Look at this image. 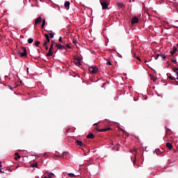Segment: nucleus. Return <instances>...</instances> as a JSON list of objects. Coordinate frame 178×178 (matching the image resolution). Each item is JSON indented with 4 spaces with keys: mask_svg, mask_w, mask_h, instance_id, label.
<instances>
[{
    "mask_svg": "<svg viewBox=\"0 0 178 178\" xmlns=\"http://www.w3.org/2000/svg\"><path fill=\"white\" fill-rule=\"evenodd\" d=\"M97 131H99L100 133H102L104 131H108V130H111V127H108V128H104V129H97Z\"/></svg>",
    "mask_w": 178,
    "mask_h": 178,
    "instance_id": "obj_8",
    "label": "nucleus"
},
{
    "mask_svg": "<svg viewBox=\"0 0 178 178\" xmlns=\"http://www.w3.org/2000/svg\"><path fill=\"white\" fill-rule=\"evenodd\" d=\"M177 51V47H174L173 50L170 51V54H171V56H173V55H175V54H176Z\"/></svg>",
    "mask_w": 178,
    "mask_h": 178,
    "instance_id": "obj_10",
    "label": "nucleus"
},
{
    "mask_svg": "<svg viewBox=\"0 0 178 178\" xmlns=\"http://www.w3.org/2000/svg\"><path fill=\"white\" fill-rule=\"evenodd\" d=\"M1 163V162L0 161V168H2V165Z\"/></svg>",
    "mask_w": 178,
    "mask_h": 178,
    "instance_id": "obj_43",
    "label": "nucleus"
},
{
    "mask_svg": "<svg viewBox=\"0 0 178 178\" xmlns=\"http://www.w3.org/2000/svg\"><path fill=\"white\" fill-rule=\"evenodd\" d=\"M44 26H45V19H43V20H42V25H41V28H42V29H44Z\"/></svg>",
    "mask_w": 178,
    "mask_h": 178,
    "instance_id": "obj_20",
    "label": "nucleus"
},
{
    "mask_svg": "<svg viewBox=\"0 0 178 178\" xmlns=\"http://www.w3.org/2000/svg\"><path fill=\"white\" fill-rule=\"evenodd\" d=\"M153 81H155V79H154Z\"/></svg>",
    "mask_w": 178,
    "mask_h": 178,
    "instance_id": "obj_52",
    "label": "nucleus"
},
{
    "mask_svg": "<svg viewBox=\"0 0 178 178\" xmlns=\"http://www.w3.org/2000/svg\"><path fill=\"white\" fill-rule=\"evenodd\" d=\"M161 56V54H158L156 55L155 59H158Z\"/></svg>",
    "mask_w": 178,
    "mask_h": 178,
    "instance_id": "obj_34",
    "label": "nucleus"
},
{
    "mask_svg": "<svg viewBox=\"0 0 178 178\" xmlns=\"http://www.w3.org/2000/svg\"><path fill=\"white\" fill-rule=\"evenodd\" d=\"M27 72H29V67H27Z\"/></svg>",
    "mask_w": 178,
    "mask_h": 178,
    "instance_id": "obj_49",
    "label": "nucleus"
},
{
    "mask_svg": "<svg viewBox=\"0 0 178 178\" xmlns=\"http://www.w3.org/2000/svg\"><path fill=\"white\" fill-rule=\"evenodd\" d=\"M106 65H108V66H111V65H112V63L108 60V61H107Z\"/></svg>",
    "mask_w": 178,
    "mask_h": 178,
    "instance_id": "obj_31",
    "label": "nucleus"
},
{
    "mask_svg": "<svg viewBox=\"0 0 178 178\" xmlns=\"http://www.w3.org/2000/svg\"><path fill=\"white\" fill-rule=\"evenodd\" d=\"M64 6L67 10H69V8H70V1H65Z\"/></svg>",
    "mask_w": 178,
    "mask_h": 178,
    "instance_id": "obj_9",
    "label": "nucleus"
},
{
    "mask_svg": "<svg viewBox=\"0 0 178 178\" xmlns=\"http://www.w3.org/2000/svg\"><path fill=\"white\" fill-rule=\"evenodd\" d=\"M49 37H50V38H54V33H49Z\"/></svg>",
    "mask_w": 178,
    "mask_h": 178,
    "instance_id": "obj_28",
    "label": "nucleus"
},
{
    "mask_svg": "<svg viewBox=\"0 0 178 178\" xmlns=\"http://www.w3.org/2000/svg\"><path fill=\"white\" fill-rule=\"evenodd\" d=\"M93 126H97V123L94 124Z\"/></svg>",
    "mask_w": 178,
    "mask_h": 178,
    "instance_id": "obj_46",
    "label": "nucleus"
},
{
    "mask_svg": "<svg viewBox=\"0 0 178 178\" xmlns=\"http://www.w3.org/2000/svg\"><path fill=\"white\" fill-rule=\"evenodd\" d=\"M40 41H36V42H35V47H40Z\"/></svg>",
    "mask_w": 178,
    "mask_h": 178,
    "instance_id": "obj_23",
    "label": "nucleus"
},
{
    "mask_svg": "<svg viewBox=\"0 0 178 178\" xmlns=\"http://www.w3.org/2000/svg\"><path fill=\"white\" fill-rule=\"evenodd\" d=\"M44 37L46 39L48 40V38H49V35L47 34V33H44Z\"/></svg>",
    "mask_w": 178,
    "mask_h": 178,
    "instance_id": "obj_29",
    "label": "nucleus"
},
{
    "mask_svg": "<svg viewBox=\"0 0 178 178\" xmlns=\"http://www.w3.org/2000/svg\"><path fill=\"white\" fill-rule=\"evenodd\" d=\"M136 59H138V60H139L140 62H141V59L140 58V57H136Z\"/></svg>",
    "mask_w": 178,
    "mask_h": 178,
    "instance_id": "obj_37",
    "label": "nucleus"
},
{
    "mask_svg": "<svg viewBox=\"0 0 178 178\" xmlns=\"http://www.w3.org/2000/svg\"><path fill=\"white\" fill-rule=\"evenodd\" d=\"M134 163H136V156H135V159L134 160Z\"/></svg>",
    "mask_w": 178,
    "mask_h": 178,
    "instance_id": "obj_42",
    "label": "nucleus"
},
{
    "mask_svg": "<svg viewBox=\"0 0 178 178\" xmlns=\"http://www.w3.org/2000/svg\"><path fill=\"white\" fill-rule=\"evenodd\" d=\"M74 65H76V66H80L81 63H80V61H74Z\"/></svg>",
    "mask_w": 178,
    "mask_h": 178,
    "instance_id": "obj_18",
    "label": "nucleus"
},
{
    "mask_svg": "<svg viewBox=\"0 0 178 178\" xmlns=\"http://www.w3.org/2000/svg\"><path fill=\"white\" fill-rule=\"evenodd\" d=\"M34 40L33 38H29L28 40V44H33Z\"/></svg>",
    "mask_w": 178,
    "mask_h": 178,
    "instance_id": "obj_17",
    "label": "nucleus"
},
{
    "mask_svg": "<svg viewBox=\"0 0 178 178\" xmlns=\"http://www.w3.org/2000/svg\"><path fill=\"white\" fill-rule=\"evenodd\" d=\"M145 63H147V60H145Z\"/></svg>",
    "mask_w": 178,
    "mask_h": 178,
    "instance_id": "obj_50",
    "label": "nucleus"
},
{
    "mask_svg": "<svg viewBox=\"0 0 178 178\" xmlns=\"http://www.w3.org/2000/svg\"><path fill=\"white\" fill-rule=\"evenodd\" d=\"M44 178H48V177H44Z\"/></svg>",
    "mask_w": 178,
    "mask_h": 178,
    "instance_id": "obj_51",
    "label": "nucleus"
},
{
    "mask_svg": "<svg viewBox=\"0 0 178 178\" xmlns=\"http://www.w3.org/2000/svg\"><path fill=\"white\" fill-rule=\"evenodd\" d=\"M118 8L123 9L124 8V4L123 3H117Z\"/></svg>",
    "mask_w": 178,
    "mask_h": 178,
    "instance_id": "obj_14",
    "label": "nucleus"
},
{
    "mask_svg": "<svg viewBox=\"0 0 178 178\" xmlns=\"http://www.w3.org/2000/svg\"><path fill=\"white\" fill-rule=\"evenodd\" d=\"M171 62H172V63H175V65H177V60L175 59H171Z\"/></svg>",
    "mask_w": 178,
    "mask_h": 178,
    "instance_id": "obj_25",
    "label": "nucleus"
},
{
    "mask_svg": "<svg viewBox=\"0 0 178 178\" xmlns=\"http://www.w3.org/2000/svg\"><path fill=\"white\" fill-rule=\"evenodd\" d=\"M173 84H175V86H178V81H176V79L175 81H172Z\"/></svg>",
    "mask_w": 178,
    "mask_h": 178,
    "instance_id": "obj_26",
    "label": "nucleus"
},
{
    "mask_svg": "<svg viewBox=\"0 0 178 178\" xmlns=\"http://www.w3.org/2000/svg\"><path fill=\"white\" fill-rule=\"evenodd\" d=\"M49 178H52V177L51 175L49 176Z\"/></svg>",
    "mask_w": 178,
    "mask_h": 178,
    "instance_id": "obj_47",
    "label": "nucleus"
},
{
    "mask_svg": "<svg viewBox=\"0 0 178 178\" xmlns=\"http://www.w3.org/2000/svg\"><path fill=\"white\" fill-rule=\"evenodd\" d=\"M47 156V153H44V156Z\"/></svg>",
    "mask_w": 178,
    "mask_h": 178,
    "instance_id": "obj_45",
    "label": "nucleus"
},
{
    "mask_svg": "<svg viewBox=\"0 0 178 178\" xmlns=\"http://www.w3.org/2000/svg\"><path fill=\"white\" fill-rule=\"evenodd\" d=\"M32 168H38V164L37 163L31 164Z\"/></svg>",
    "mask_w": 178,
    "mask_h": 178,
    "instance_id": "obj_19",
    "label": "nucleus"
},
{
    "mask_svg": "<svg viewBox=\"0 0 178 178\" xmlns=\"http://www.w3.org/2000/svg\"><path fill=\"white\" fill-rule=\"evenodd\" d=\"M172 70H173V72H174L175 73L178 72H177L178 67H174V68L172 69Z\"/></svg>",
    "mask_w": 178,
    "mask_h": 178,
    "instance_id": "obj_27",
    "label": "nucleus"
},
{
    "mask_svg": "<svg viewBox=\"0 0 178 178\" xmlns=\"http://www.w3.org/2000/svg\"><path fill=\"white\" fill-rule=\"evenodd\" d=\"M162 59H166V55L165 54H163V55H161Z\"/></svg>",
    "mask_w": 178,
    "mask_h": 178,
    "instance_id": "obj_30",
    "label": "nucleus"
},
{
    "mask_svg": "<svg viewBox=\"0 0 178 178\" xmlns=\"http://www.w3.org/2000/svg\"><path fill=\"white\" fill-rule=\"evenodd\" d=\"M17 54L19 56H21V58H26V56H27V50L25 47H22L21 50L18 51Z\"/></svg>",
    "mask_w": 178,
    "mask_h": 178,
    "instance_id": "obj_1",
    "label": "nucleus"
},
{
    "mask_svg": "<svg viewBox=\"0 0 178 178\" xmlns=\"http://www.w3.org/2000/svg\"><path fill=\"white\" fill-rule=\"evenodd\" d=\"M56 47L58 48V49H66V47L60 44H56Z\"/></svg>",
    "mask_w": 178,
    "mask_h": 178,
    "instance_id": "obj_7",
    "label": "nucleus"
},
{
    "mask_svg": "<svg viewBox=\"0 0 178 178\" xmlns=\"http://www.w3.org/2000/svg\"><path fill=\"white\" fill-rule=\"evenodd\" d=\"M72 42H73V44H74L75 45L77 44V40H72Z\"/></svg>",
    "mask_w": 178,
    "mask_h": 178,
    "instance_id": "obj_32",
    "label": "nucleus"
},
{
    "mask_svg": "<svg viewBox=\"0 0 178 178\" xmlns=\"http://www.w3.org/2000/svg\"><path fill=\"white\" fill-rule=\"evenodd\" d=\"M175 74L177 76V77L178 76V72H175Z\"/></svg>",
    "mask_w": 178,
    "mask_h": 178,
    "instance_id": "obj_41",
    "label": "nucleus"
},
{
    "mask_svg": "<svg viewBox=\"0 0 178 178\" xmlns=\"http://www.w3.org/2000/svg\"><path fill=\"white\" fill-rule=\"evenodd\" d=\"M42 22V18L41 17H38L35 20V24H40Z\"/></svg>",
    "mask_w": 178,
    "mask_h": 178,
    "instance_id": "obj_6",
    "label": "nucleus"
},
{
    "mask_svg": "<svg viewBox=\"0 0 178 178\" xmlns=\"http://www.w3.org/2000/svg\"><path fill=\"white\" fill-rule=\"evenodd\" d=\"M137 23H138V17L134 16L131 19V24H136Z\"/></svg>",
    "mask_w": 178,
    "mask_h": 178,
    "instance_id": "obj_5",
    "label": "nucleus"
},
{
    "mask_svg": "<svg viewBox=\"0 0 178 178\" xmlns=\"http://www.w3.org/2000/svg\"><path fill=\"white\" fill-rule=\"evenodd\" d=\"M67 48H70V46L69 44L66 45Z\"/></svg>",
    "mask_w": 178,
    "mask_h": 178,
    "instance_id": "obj_39",
    "label": "nucleus"
},
{
    "mask_svg": "<svg viewBox=\"0 0 178 178\" xmlns=\"http://www.w3.org/2000/svg\"><path fill=\"white\" fill-rule=\"evenodd\" d=\"M68 176H69V177H76V175H74V174H73V173H69Z\"/></svg>",
    "mask_w": 178,
    "mask_h": 178,
    "instance_id": "obj_22",
    "label": "nucleus"
},
{
    "mask_svg": "<svg viewBox=\"0 0 178 178\" xmlns=\"http://www.w3.org/2000/svg\"><path fill=\"white\" fill-rule=\"evenodd\" d=\"M134 57L136 58L137 56H136V53L134 54Z\"/></svg>",
    "mask_w": 178,
    "mask_h": 178,
    "instance_id": "obj_40",
    "label": "nucleus"
},
{
    "mask_svg": "<svg viewBox=\"0 0 178 178\" xmlns=\"http://www.w3.org/2000/svg\"><path fill=\"white\" fill-rule=\"evenodd\" d=\"M166 147L168 149H172L173 148V145H172L170 143H166Z\"/></svg>",
    "mask_w": 178,
    "mask_h": 178,
    "instance_id": "obj_13",
    "label": "nucleus"
},
{
    "mask_svg": "<svg viewBox=\"0 0 178 178\" xmlns=\"http://www.w3.org/2000/svg\"><path fill=\"white\" fill-rule=\"evenodd\" d=\"M90 73H92V74H96V73H98V67L97 66H91L88 69Z\"/></svg>",
    "mask_w": 178,
    "mask_h": 178,
    "instance_id": "obj_2",
    "label": "nucleus"
},
{
    "mask_svg": "<svg viewBox=\"0 0 178 178\" xmlns=\"http://www.w3.org/2000/svg\"><path fill=\"white\" fill-rule=\"evenodd\" d=\"M53 48L52 46H50V48L49 49V51L47 52V54H46V56H52L54 55V51H53Z\"/></svg>",
    "mask_w": 178,
    "mask_h": 178,
    "instance_id": "obj_4",
    "label": "nucleus"
},
{
    "mask_svg": "<svg viewBox=\"0 0 178 178\" xmlns=\"http://www.w3.org/2000/svg\"><path fill=\"white\" fill-rule=\"evenodd\" d=\"M8 88H10V90H13V87H12L11 86H8Z\"/></svg>",
    "mask_w": 178,
    "mask_h": 178,
    "instance_id": "obj_38",
    "label": "nucleus"
},
{
    "mask_svg": "<svg viewBox=\"0 0 178 178\" xmlns=\"http://www.w3.org/2000/svg\"><path fill=\"white\" fill-rule=\"evenodd\" d=\"M0 173H5V172L1 170V172H0Z\"/></svg>",
    "mask_w": 178,
    "mask_h": 178,
    "instance_id": "obj_44",
    "label": "nucleus"
},
{
    "mask_svg": "<svg viewBox=\"0 0 178 178\" xmlns=\"http://www.w3.org/2000/svg\"><path fill=\"white\" fill-rule=\"evenodd\" d=\"M54 42H55V41L51 40V44L50 47H52V49H54Z\"/></svg>",
    "mask_w": 178,
    "mask_h": 178,
    "instance_id": "obj_33",
    "label": "nucleus"
},
{
    "mask_svg": "<svg viewBox=\"0 0 178 178\" xmlns=\"http://www.w3.org/2000/svg\"><path fill=\"white\" fill-rule=\"evenodd\" d=\"M168 130H169V129H167V130H166V133H168Z\"/></svg>",
    "mask_w": 178,
    "mask_h": 178,
    "instance_id": "obj_48",
    "label": "nucleus"
},
{
    "mask_svg": "<svg viewBox=\"0 0 178 178\" xmlns=\"http://www.w3.org/2000/svg\"><path fill=\"white\" fill-rule=\"evenodd\" d=\"M58 41H59L60 42H62V37H60V38H59Z\"/></svg>",
    "mask_w": 178,
    "mask_h": 178,
    "instance_id": "obj_36",
    "label": "nucleus"
},
{
    "mask_svg": "<svg viewBox=\"0 0 178 178\" xmlns=\"http://www.w3.org/2000/svg\"><path fill=\"white\" fill-rule=\"evenodd\" d=\"M51 40L49 39V38L48 39H46V40H44V44H43V47H45V45H48V43L50 42Z\"/></svg>",
    "mask_w": 178,
    "mask_h": 178,
    "instance_id": "obj_15",
    "label": "nucleus"
},
{
    "mask_svg": "<svg viewBox=\"0 0 178 178\" xmlns=\"http://www.w3.org/2000/svg\"><path fill=\"white\" fill-rule=\"evenodd\" d=\"M87 138H90L91 140H93V138H95V136L93 135V134H89L88 135H87L86 136Z\"/></svg>",
    "mask_w": 178,
    "mask_h": 178,
    "instance_id": "obj_11",
    "label": "nucleus"
},
{
    "mask_svg": "<svg viewBox=\"0 0 178 178\" xmlns=\"http://www.w3.org/2000/svg\"><path fill=\"white\" fill-rule=\"evenodd\" d=\"M75 143L76 145H79V147H83V142L81 140H76Z\"/></svg>",
    "mask_w": 178,
    "mask_h": 178,
    "instance_id": "obj_12",
    "label": "nucleus"
},
{
    "mask_svg": "<svg viewBox=\"0 0 178 178\" xmlns=\"http://www.w3.org/2000/svg\"><path fill=\"white\" fill-rule=\"evenodd\" d=\"M168 79H170V80H172V81H175V80H176V78H175V76H172V75H170V76H168Z\"/></svg>",
    "mask_w": 178,
    "mask_h": 178,
    "instance_id": "obj_21",
    "label": "nucleus"
},
{
    "mask_svg": "<svg viewBox=\"0 0 178 178\" xmlns=\"http://www.w3.org/2000/svg\"><path fill=\"white\" fill-rule=\"evenodd\" d=\"M15 161H17V159H20V155L19 154V153H15Z\"/></svg>",
    "mask_w": 178,
    "mask_h": 178,
    "instance_id": "obj_16",
    "label": "nucleus"
},
{
    "mask_svg": "<svg viewBox=\"0 0 178 178\" xmlns=\"http://www.w3.org/2000/svg\"><path fill=\"white\" fill-rule=\"evenodd\" d=\"M44 48H45L46 51H48V49H49L48 45H47V44H46V45H45V46H44Z\"/></svg>",
    "mask_w": 178,
    "mask_h": 178,
    "instance_id": "obj_35",
    "label": "nucleus"
},
{
    "mask_svg": "<svg viewBox=\"0 0 178 178\" xmlns=\"http://www.w3.org/2000/svg\"><path fill=\"white\" fill-rule=\"evenodd\" d=\"M81 58H80V57H75L74 58V60H76V62H80Z\"/></svg>",
    "mask_w": 178,
    "mask_h": 178,
    "instance_id": "obj_24",
    "label": "nucleus"
},
{
    "mask_svg": "<svg viewBox=\"0 0 178 178\" xmlns=\"http://www.w3.org/2000/svg\"><path fill=\"white\" fill-rule=\"evenodd\" d=\"M108 2H109V0H100L102 9H108Z\"/></svg>",
    "mask_w": 178,
    "mask_h": 178,
    "instance_id": "obj_3",
    "label": "nucleus"
}]
</instances>
